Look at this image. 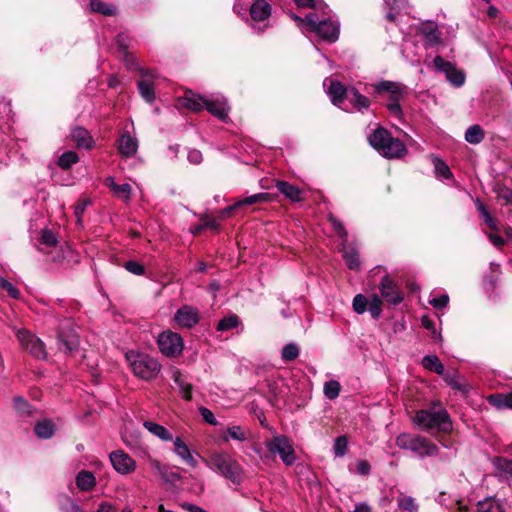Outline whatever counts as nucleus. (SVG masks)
I'll return each instance as SVG.
<instances>
[{"label":"nucleus","mask_w":512,"mask_h":512,"mask_svg":"<svg viewBox=\"0 0 512 512\" xmlns=\"http://www.w3.org/2000/svg\"><path fill=\"white\" fill-rule=\"evenodd\" d=\"M420 30L424 36L425 45L427 47H433L439 43L440 38H439L437 26L435 23L428 22V23L422 24Z\"/></svg>","instance_id":"nucleus-31"},{"label":"nucleus","mask_w":512,"mask_h":512,"mask_svg":"<svg viewBox=\"0 0 512 512\" xmlns=\"http://www.w3.org/2000/svg\"><path fill=\"white\" fill-rule=\"evenodd\" d=\"M379 289L381 296L388 303L397 305L402 302L403 295L389 276L386 275L381 279Z\"/></svg>","instance_id":"nucleus-17"},{"label":"nucleus","mask_w":512,"mask_h":512,"mask_svg":"<svg viewBox=\"0 0 512 512\" xmlns=\"http://www.w3.org/2000/svg\"><path fill=\"white\" fill-rule=\"evenodd\" d=\"M398 507L400 509L409 511V512H415L417 510V504L415 503V500L412 497H400L397 500Z\"/></svg>","instance_id":"nucleus-55"},{"label":"nucleus","mask_w":512,"mask_h":512,"mask_svg":"<svg viewBox=\"0 0 512 512\" xmlns=\"http://www.w3.org/2000/svg\"><path fill=\"white\" fill-rule=\"evenodd\" d=\"M57 242V238L52 231L47 229L41 231L40 245L46 248H52L56 246Z\"/></svg>","instance_id":"nucleus-51"},{"label":"nucleus","mask_w":512,"mask_h":512,"mask_svg":"<svg viewBox=\"0 0 512 512\" xmlns=\"http://www.w3.org/2000/svg\"><path fill=\"white\" fill-rule=\"evenodd\" d=\"M109 458L113 468L120 474H130L136 469L134 459L122 450L113 451Z\"/></svg>","instance_id":"nucleus-15"},{"label":"nucleus","mask_w":512,"mask_h":512,"mask_svg":"<svg viewBox=\"0 0 512 512\" xmlns=\"http://www.w3.org/2000/svg\"><path fill=\"white\" fill-rule=\"evenodd\" d=\"M34 431L39 438L48 439L54 435L56 426L53 421L44 419L36 423Z\"/></svg>","instance_id":"nucleus-33"},{"label":"nucleus","mask_w":512,"mask_h":512,"mask_svg":"<svg viewBox=\"0 0 512 512\" xmlns=\"http://www.w3.org/2000/svg\"><path fill=\"white\" fill-rule=\"evenodd\" d=\"M112 192L116 197L120 198L125 202H128L131 197L132 187L128 183L117 184V186Z\"/></svg>","instance_id":"nucleus-49"},{"label":"nucleus","mask_w":512,"mask_h":512,"mask_svg":"<svg viewBox=\"0 0 512 512\" xmlns=\"http://www.w3.org/2000/svg\"><path fill=\"white\" fill-rule=\"evenodd\" d=\"M270 195L268 193H257L251 196H248L242 200H238L236 203L237 208H242L244 206H251L257 203L269 201Z\"/></svg>","instance_id":"nucleus-39"},{"label":"nucleus","mask_w":512,"mask_h":512,"mask_svg":"<svg viewBox=\"0 0 512 512\" xmlns=\"http://www.w3.org/2000/svg\"><path fill=\"white\" fill-rule=\"evenodd\" d=\"M478 209L485 221V223L492 229V230H496L497 229V225H496V221L495 219H493L491 217V215L489 214V212L485 209V207L482 205V204H479L478 206Z\"/></svg>","instance_id":"nucleus-61"},{"label":"nucleus","mask_w":512,"mask_h":512,"mask_svg":"<svg viewBox=\"0 0 512 512\" xmlns=\"http://www.w3.org/2000/svg\"><path fill=\"white\" fill-rule=\"evenodd\" d=\"M265 446L272 455H278L286 466L293 465L297 460L293 443L285 435H273L270 440L266 441Z\"/></svg>","instance_id":"nucleus-8"},{"label":"nucleus","mask_w":512,"mask_h":512,"mask_svg":"<svg viewBox=\"0 0 512 512\" xmlns=\"http://www.w3.org/2000/svg\"><path fill=\"white\" fill-rule=\"evenodd\" d=\"M276 188L282 193L286 198L293 202H299L302 200V192L301 190L286 181H277Z\"/></svg>","instance_id":"nucleus-28"},{"label":"nucleus","mask_w":512,"mask_h":512,"mask_svg":"<svg viewBox=\"0 0 512 512\" xmlns=\"http://www.w3.org/2000/svg\"><path fill=\"white\" fill-rule=\"evenodd\" d=\"M248 7L251 20L256 23L265 22L272 13V6L266 0H254L252 3L249 0H237L233 9L242 14Z\"/></svg>","instance_id":"nucleus-9"},{"label":"nucleus","mask_w":512,"mask_h":512,"mask_svg":"<svg viewBox=\"0 0 512 512\" xmlns=\"http://www.w3.org/2000/svg\"><path fill=\"white\" fill-rule=\"evenodd\" d=\"M352 471V469L350 468ZM371 471V465L367 460H358L355 464V468L353 470L354 473L361 476H366Z\"/></svg>","instance_id":"nucleus-56"},{"label":"nucleus","mask_w":512,"mask_h":512,"mask_svg":"<svg viewBox=\"0 0 512 512\" xmlns=\"http://www.w3.org/2000/svg\"><path fill=\"white\" fill-rule=\"evenodd\" d=\"M368 141L373 148L387 158L401 157L406 153L405 145L399 139L391 137L383 128H378L370 134Z\"/></svg>","instance_id":"nucleus-6"},{"label":"nucleus","mask_w":512,"mask_h":512,"mask_svg":"<svg viewBox=\"0 0 512 512\" xmlns=\"http://www.w3.org/2000/svg\"><path fill=\"white\" fill-rule=\"evenodd\" d=\"M374 91L379 94H388L390 99H402L406 94V87L398 82L382 80L373 84Z\"/></svg>","instance_id":"nucleus-18"},{"label":"nucleus","mask_w":512,"mask_h":512,"mask_svg":"<svg viewBox=\"0 0 512 512\" xmlns=\"http://www.w3.org/2000/svg\"><path fill=\"white\" fill-rule=\"evenodd\" d=\"M422 366L431 372H435L441 377L446 372L444 365L441 363V361L436 355H427L423 357Z\"/></svg>","instance_id":"nucleus-34"},{"label":"nucleus","mask_w":512,"mask_h":512,"mask_svg":"<svg viewBox=\"0 0 512 512\" xmlns=\"http://www.w3.org/2000/svg\"><path fill=\"white\" fill-rule=\"evenodd\" d=\"M433 63L435 69L438 72L444 73L446 79L452 85L460 87L464 84L465 75L460 70H457L452 63L445 61L441 56H436Z\"/></svg>","instance_id":"nucleus-12"},{"label":"nucleus","mask_w":512,"mask_h":512,"mask_svg":"<svg viewBox=\"0 0 512 512\" xmlns=\"http://www.w3.org/2000/svg\"><path fill=\"white\" fill-rule=\"evenodd\" d=\"M485 137L482 127L478 124L470 126L465 132V140L470 144H479Z\"/></svg>","instance_id":"nucleus-36"},{"label":"nucleus","mask_w":512,"mask_h":512,"mask_svg":"<svg viewBox=\"0 0 512 512\" xmlns=\"http://www.w3.org/2000/svg\"><path fill=\"white\" fill-rule=\"evenodd\" d=\"M396 445L400 449L412 451L420 458L435 456L439 451L438 447L427 438L409 433L398 435Z\"/></svg>","instance_id":"nucleus-7"},{"label":"nucleus","mask_w":512,"mask_h":512,"mask_svg":"<svg viewBox=\"0 0 512 512\" xmlns=\"http://www.w3.org/2000/svg\"><path fill=\"white\" fill-rule=\"evenodd\" d=\"M15 410L21 415L26 416L32 413L31 405L22 397L17 396L14 398Z\"/></svg>","instance_id":"nucleus-50"},{"label":"nucleus","mask_w":512,"mask_h":512,"mask_svg":"<svg viewBox=\"0 0 512 512\" xmlns=\"http://www.w3.org/2000/svg\"><path fill=\"white\" fill-rule=\"evenodd\" d=\"M15 335L23 349L37 359H45L47 356L45 344L36 335L25 328L15 330Z\"/></svg>","instance_id":"nucleus-10"},{"label":"nucleus","mask_w":512,"mask_h":512,"mask_svg":"<svg viewBox=\"0 0 512 512\" xmlns=\"http://www.w3.org/2000/svg\"><path fill=\"white\" fill-rule=\"evenodd\" d=\"M299 356V348L294 343L286 344L282 348L281 357L285 362L295 360Z\"/></svg>","instance_id":"nucleus-46"},{"label":"nucleus","mask_w":512,"mask_h":512,"mask_svg":"<svg viewBox=\"0 0 512 512\" xmlns=\"http://www.w3.org/2000/svg\"><path fill=\"white\" fill-rule=\"evenodd\" d=\"M138 90L142 98L148 102L152 103L155 99V92L153 83L149 79H142L138 82Z\"/></svg>","instance_id":"nucleus-35"},{"label":"nucleus","mask_w":512,"mask_h":512,"mask_svg":"<svg viewBox=\"0 0 512 512\" xmlns=\"http://www.w3.org/2000/svg\"><path fill=\"white\" fill-rule=\"evenodd\" d=\"M199 219L201 221V224H199L191 229V232L194 235L201 233V231L206 228H209L212 230H217L219 228V223L217 222V220L215 218L209 217L206 214H202V215H200Z\"/></svg>","instance_id":"nucleus-37"},{"label":"nucleus","mask_w":512,"mask_h":512,"mask_svg":"<svg viewBox=\"0 0 512 512\" xmlns=\"http://www.w3.org/2000/svg\"><path fill=\"white\" fill-rule=\"evenodd\" d=\"M202 460L209 469L232 483L239 484L241 482L243 467L228 453L215 451L208 458H202Z\"/></svg>","instance_id":"nucleus-4"},{"label":"nucleus","mask_w":512,"mask_h":512,"mask_svg":"<svg viewBox=\"0 0 512 512\" xmlns=\"http://www.w3.org/2000/svg\"><path fill=\"white\" fill-rule=\"evenodd\" d=\"M442 378L453 390L459 391L462 394L468 392L469 387L467 382L463 380L456 371H446Z\"/></svg>","instance_id":"nucleus-25"},{"label":"nucleus","mask_w":512,"mask_h":512,"mask_svg":"<svg viewBox=\"0 0 512 512\" xmlns=\"http://www.w3.org/2000/svg\"><path fill=\"white\" fill-rule=\"evenodd\" d=\"M323 87L330 97L331 102L341 107L344 99L347 98L349 87H345L340 81L327 77L323 81Z\"/></svg>","instance_id":"nucleus-14"},{"label":"nucleus","mask_w":512,"mask_h":512,"mask_svg":"<svg viewBox=\"0 0 512 512\" xmlns=\"http://www.w3.org/2000/svg\"><path fill=\"white\" fill-rule=\"evenodd\" d=\"M240 323L239 317L235 314L229 315L228 317H224L218 322L217 330L218 331H228L233 328H236Z\"/></svg>","instance_id":"nucleus-43"},{"label":"nucleus","mask_w":512,"mask_h":512,"mask_svg":"<svg viewBox=\"0 0 512 512\" xmlns=\"http://www.w3.org/2000/svg\"><path fill=\"white\" fill-rule=\"evenodd\" d=\"M478 512H504L503 502L496 497H487L477 503Z\"/></svg>","instance_id":"nucleus-30"},{"label":"nucleus","mask_w":512,"mask_h":512,"mask_svg":"<svg viewBox=\"0 0 512 512\" xmlns=\"http://www.w3.org/2000/svg\"><path fill=\"white\" fill-rule=\"evenodd\" d=\"M125 357L134 375L142 380L154 379L161 370L158 360L146 353L130 350Z\"/></svg>","instance_id":"nucleus-5"},{"label":"nucleus","mask_w":512,"mask_h":512,"mask_svg":"<svg viewBox=\"0 0 512 512\" xmlns=\"http://www.w3.org/2000/svg\"><path fill=\"white\" fill-rule=\"evenodd\" d=\"M158 475L165 481V482H172L175 480H179L180 476L179 474L172 472L169 468V466L164 465V470L162 473H158Z\"/></svg>","instance_id":"nucleus-63"},{"label":"nucleus","mask_w":512,"mask_h":512,"mask_svg":"<svg viewBox=\"0 0 512 512\" xmlns=\"http://www.w3.org/2000/svg\"><path fill=\"white\" fill-rule=\"evenodd\" d=\"M487 401L497 409L508 408V394H492L488 396Z\"/></svg>","instance_id":"nucleus-47"},{"label":"nucleus","mask_w":512,"mask_h":512,"mask_svg":"<svg viewBox=\"0 0 512 512\" xmlns=\"http://www.w3.org/2000/svg\"><path fill=\"white\" fill-rule=\"evenodd\" d=\"M413 422L426 432L437 430L448 433L453 428L448 411L436 402H433L427 409L417 411L413 417Z\"/></svg>","instance_id":"nucleus-2"},{"label":"nucleus","mask_w":512,"mask_h":512,"mask_svg":"<svg viewBox=\"0 0 512 512\" xmlns=\"http://www.w3.org/2000/svg\"><path fill=\"white\" fill-rule=\"evenodd\" d=\"M227 436H223V441L228 442L229 439L243 442L247 440V432L241 426L234 425L226 430Z\"/></svg>","instance_id":"nucleus-41"},{"label":"nucleus","mask_w":512,"mask_h":512,"mask_svg":"<svg viewBox=\"0 0 512 512\" xmlns=\"http://www.w3.org/2000/svg\"><path fill=\"white\" fill-rule=\"evenodd\" d=\"M359 112L368 110L370 107V100L365 95H362L355 87H349L348 95L346 98Z\"/></svg>","instance_id":"nucleus-23"},{"label":"nucleus","mask_w":512,"mask_h":512,"mask_svg":"<svg viewBox=\"0 0 512 512\" xmlns=\"http://www.w3.org/2000/svg\"><path fill=\"white\" fill-rule=\"evenodd\" d=\"M368 311L373 319H378L382 312V301L378 295H373L368 301Z\"/></svg>","instance_id":"nucleus-45"},{"label":"nucleus","mask_w":512,"mask_h":512,"mask_svg":"<svg viewBox=\"0 0 512 512\" xmlns=\"http://www.w3.org/2000/svg\"><path fill=\"white\" fill-rule=\"evenodd\" d=\"M292 18L298 26L305 24L310 31L317 33L324 41L334 43L339 38V21L326 12L321 15L316 11L310 12L305 16V19L292 14Z\"/></svg>","instance_id":"nucleus-1"},{"label":"nucleus","mask_w":512,"mask_h":512,"mask_svg":"<svg viewBox=\"0 0 512 512\" xmlns=\"http://www.w3.org/2000/svg\"><path fill=\"white\" fill-rule=\"evenodd\" d=\"M89 203H90L89 200H82L75 206L74 214H75V217L77 220V224H80V225L82 224V215H83L86 207L89 205Z\"/></svg>","instance_id":"nucleus-62"},{"label":"nucleus","mask_w":512,"mask_h":512,"mask_svg":"<svg viewBox=\"0 0 512 512\" xmlns=\"http://www.w3.org/2000/svg\"><path fill=\"white\" fill-rule=\"evenodd\" d=\"M171 378L179 389V393L185 400L192 398V385L187 382V377L177 368L172 369Z\"/></svg>","instance_id":"nucleus-22"},{"label":"nucleus","mask_w":512,"mask_h":512,"mask_svg":"<svg viewBox=\"0 0 512 512\" xmlns=\"http://www.w3.org/2000/svg\"><path fill=\"white\" fill-rule=\"evenodd\" d=\"M143 426L147 429L152 435L159 438L162 441L168 442L173 440V436L171 432L164 426L153 422V421H144Z\"/></svg>","instance_id":"nucleus-29"},{"label":"nucleus","mask_w":512,"mask_h":512,"mask_svg":"<svg viewBox=\"0 0 512 512\" xmlns=\"http://www.w3.org/2000/svg\"><path fill=\"white\" fill-rule=\"evenodd\" d=\"M199 413L206 423L213 425V426H216L218 424L213 412L211 410H209L208 408L200 407Z\"/></svg>","instance_id":"nucleus-60"},{"label":"nucleus","mask_w":512,"mask_h":512,"mask_svg":"<svg viewBox=\"0 0 512 512\" xmlns=\"http://www.w3.org/2000/svg\"><path fill=\"white\" fill-rule=\"evenodd\" d=\"M125 268L127 271L135 275H143L145 271L143 265L134 260L127 261L125 263Z\"/></svg>","instance_id":"nucleus-59"},{"label":"nucleus","mask_w":512,"mask_h":512,"mask_svg":"<svg viewBox=\"0 0 512 512\" xmlns=\"http://www.w3.org/2000/svg\"><path fill=\"white\" fill-rule=\"evenodd\" d=\"M71 137L79 148L91 149L94 146V140L85 128H74L71 132Z\"/></svg>","instance_id":"nucleus-24"},{"label":"nucleus","mask_w":512,"mask_h":512,"mask_svg":"<svg viewBox=\"0 0 512 512\" xmlns=\"http://www.w3.org/2000/svg\"><path fill=\"white\" fill-rule=\"evenodd\" d=\"M449 302V297L447 294H442L436 297H432L429 300L430 305H432L436 309H441L447 306Z\"/></svg>","instance_id":"nucleus-58"},{"label":"nucleus","mask_w":512,"mask_h":512,"mask_svg":"<svg viewBox=\"0 0 512 512\" xmlns=\"http://www.w3.org/2000/svg\"><path fill=\"white\" fill-rule=\"evenodd\" d=\"M422 326H423L425 329H427V330L431 331V333H432V337H433L435 340L440 341V340L442 339L441 334H440V333H438V332L436 331L434 321H433V320H431L429 317H427V316H423V317H422Z\"/></svg>","instance_id":"nucleus-57"},{"label":"nucleus","mask_w":512,"mask_h":512,"mask_svg":"<svg viewBox=\"0 0 512 512\" xmlns=\"http://www.w3.org/2000/svg\"><path fill=\"white\" fill-rule=\"evenodd\" d=\"M90 7L92 11L100 13L105 16H112L116 13L115 6L99 0H91Z\"/></svg>","instance_id":"nucleus-40"},{"label":"nucleus","mask_w":512,"mask_h":512,"mask_svg":"<svg viewBox=\"0 0 512 512\" xmlns=\"http://www.w3.org/2000/svg\"><path fill=\"white\" fill-rule=\"evenodd\" d=\"M76 486L80 491L88 492L96 486V478L94 474L87 470H81L76 475Z\"/></svg>","instance_id":"nucleus-26"},{"label":"nucleus","mask_w":512,"mask_h":512,"mask_svg":"<svg viewBox=\"0 0 512 512\" xmlns=\"http://www.w3.org/2000/svg\"><path fill=\"white\" fill-rule=\"evenodd\" d=\"M384 1L387 5H389L390 10L386 15L389 21L395 22L402 12L405 14L409 13L407 0H393L391 4L388 2V0Z\"/></svg>","instance_id":"nucleus-32"},{"label":"nucleus","mask_w":512,"mask_h":512,"mask_svg":"<svg viewBox=\"0 0 512 512\" xmlns=\"http://www.w3.org/2000/svg\"><path fill=\"white\" fill-rule=\"evenodd\" d=\"M352 306L357 314H363L368 310V299L363 294H357L353 299Z\"/></svg>","instance_id":"nucleus-52"},{"label":"nucleus","mask_w":512,"mask_h":512,"mask_svg":"<svg viewBox=\"0 0 512 512\" xmlns=\"http://www.w3.org/2000/svg\"><path fill=\"white\" fill-rule=\"evenodd\" d=\"M199 320V310L190 305H183L174 315V321L179 328H193L199 323Z\"/></svg>","instance_id":"nucleus-13"},{"label":"nucleus","mask_w":512,"mask_h":512,"mask_svg":"<svg viewBox=\"0 0 512 512\" xmlns=\"http://www.w3.org/2000/svg\"><path fill=\"white\" fill-rule=\"evenodd\" d=\"M79 161L78 155L73 151L64 152L58 159V165L63 169H69Z\"/></svg>","instance_id":"nucleus-44"},{"label":"nucleus","mask_w":512,"mask_h":512,"mask_svg":"<svg viewBox=\"0 0 512 512\" xmlns=\"http://www.w3.org/2000/svg\"><path fill=\"white\" fill-rule=\"evenodd\" d=\"M342 254L347 267L351 270L358 271L361 267L359 253L357 249L350 245H343Z\"/></svg>","instance_id":"nucleus-27"},{"label":"nucleus","mask_w":512,"mask_h":512,"mask_svg":"<svg viewBox=\"0 0 512 512\" xmlns=\"http://www.w3.org/2000/svg\"><path fill=\"white\" fill-rule=\"evenodd\" d=\"M138 150V140L128 130H123L118 140V151L122 157H132Z\"/></svg>","instance_id":"nucleus-19"},{"label":"nucleus","mask_w":512,"mask_h":512,"mask_svg":"<svg viewBox=\"0 0 512 512\" xmlns=\"http://www.w3.org/2000/svg\"><path fill=\"white\" fill-rule=\"evenodd\" d=\"M491 462L497 477L512 482V460L505 457H494Z\"/></svg>","instance_id":"nucleus-20"},{"label":"nucleus","mask_w":512,"mask_h":512,"mask_svg":"<svg viewBox=\"0 0 512 512\" xmlns=\"http://www.w3.org/2000/svg\"><path fill=\"white\" fill-rule=\"evenodd\" d=\"M58 349L65 354H72L79 347V336L75 329H61L58 333Z\"/></svg>","instance_id":"nucleus-16"},{"label":"nucleus","mask_w":512,"mask_h":512,"mask_svg":"<svg viewBox=\"0 0 512 512\" xmlns=\"http://www.w3.org/2000/svg\"><path fill=\"white\" fill-rule=\"evenodd\" d=\"M182 105L193 111H201L206 108L211 114L223 122L228 121L229 107L226 98L222 95H214L209 98L187 92L181 100Z\"/></svg>","instance_id":"nucleus-3"},{"label":"nucleus","mask_w":512,"mask_h":512,"mask_svg":"<svg viewBox=\"0 0 512 512\" xmlns=\"http://www.w3.org/2000/svg\"><path fill=\"white\" fill-rule=\"evenodd\" d=\"M161 353L167 357H175L181 354L184 348L182 337L173 331H164L157 340Z\"/></svg>","instance_id":"nucleus-11"},{"label":"nucleus","mask_w":512,"mask_h":512,"mask_svg":"<svg viewBox=\"0 0 512 512\" xmlns=\"http://www.w3.org/2000/svg\"><path fill=\"white\" fill-rule=\"evenodd\" d=\"M0 287L4 289L10 297L14 299L20 298V291L18 288H16L11 282H9L4 277L0 276Z\"/></svg>","instance_id":"nucleus-54"},{"label":"nucleus","mask_w":512,"mask_h":512,"mask_svg":"<svg viewBox=\"0 0 512 512\" xmlns=\"http://www.w3.org/2000/svg\"><path fill=\"white\" fill-rule=\"evenodd\" d=\"M63 512H84L83 509L71 498L66 499V504L61 507Z\"/></svg>","instance_id":"nucleus-64"},{"label":"nucleus","mask_w":512,"mask_h":512,"mask_svg":"<svg viewBox=\"0 0 512 512\" xmlns=\"http://www.w3.org/2000/svg\"><path fill=\"white\" fill-rule=\"evenodd\" d=\"M340 389V383L338 381L331 380L325 383L324 394L328 399L332 400L338 397Z\"/></svg>","instance_id":"nucleus-48"},{"label":"nucleus","mask_w":512,"mask_h":512,"mask_svg":"<svg viewBox=\"0 0 512 512\" xmlns=\"http://www.w3.org/2000/svg\"><path fill=\"white\" fill-rule=\"evenodd\" d=\"M172 441L174 442V453L188 466L196 468L198 466V462L182 439L180 437H176Z\"/></svg>","instance_id":"nucleus-21"},{"label":"nucleus","mask_w":512,"mask_h":512,"mask_svg":"<svg viewBox=\"0 0 512 512\" xmlns=\"http://www.w3.org/2000/svg\"><path fill=\"white\" fill-rule=\"evenodd\" d=\"M270 195L268 193H257L251 196H248L242 200H238L236 203L237 208H242L244 206H251L257 203L269 201Z\"/></svg>","instance_id":"nucleus-38"},{"label":"nucleus","mask_w":512,"mask_h":512,"mask_svg":"<svg viewBox=\"0 0 512 512\" xmlns=\"http://www.w3.org/2000/svg\"><path fill=\"white\" fill-rule=\"evenodd\" d=\"M333 452L336 457H343L347 452V438L339 436L335 439Z\"/></svg>","instance_id":"nucleus-53"},{"label":"nucleus","mask_w":512,"mask_h":512,"mask_svg":"<svg viewBox=\"0 0 512 512\" xmlns=\"http://www.w3.org/2000/svg\"><path fill=\"white\" fill-rule=\"evenodd\" d=\"M432 162L434 164V171L437 177L449 179L452 176V173L447 164L439 157L434 156L432 158Z\"/></svg>","instance_id":"nucleus-42"}]
</instances>
